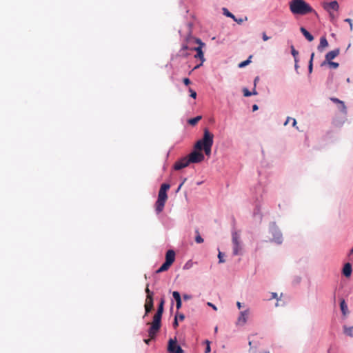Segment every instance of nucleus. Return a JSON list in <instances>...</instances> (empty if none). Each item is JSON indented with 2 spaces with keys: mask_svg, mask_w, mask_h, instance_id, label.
<instances>
[{
  "mask_svg": "<svg viewBox=\"0 0 353 353\" xmlns=\"http://www.w3.org/2000/svg\"><path fill=\"white\" fill-rule=\"evenodd\" d=\"M163 305L164 300L162 299L159 305L157 312L153 316V321L150 323L151 325L148 330V334L151 338H153L154 336H156L157 333L161 328V317L163 312Z\"/></svg>",
  "mask_w": 353,
  "mask_h": 353,
  "instance_id": "f257e3e1",
  "label": "nucleus"
},
{
  "mask_svg": "<svg viewBox=\"0 0 353 353\" xmlns=\"http://www.w3.org/2000/svg\"><path fill=\"white\" fill-rule=\"evenodd\" d=\"M290 10L294 14L305 15L314 12L313 8L303 0H292L290 3Z\"/></svg>",
  "mask_w": 353,
  "mask_h": 353,
  "instance_id": "f03ea898",
  "label": "nucleus"
},
{
  "mask_svg": "<svg viewBox=\"0 0 353 353\" xmlns=\"http://www.w3.org/2000/svg\"><path fill=\"white\" fill-rule=\"evenodd\" d=\"M214 142V134L208 128L203 130V138L194 145V149L201 151L205 147L212 145Z\"/></svg>",
  "mask_w": 353,
  "mask_h": 353,
  "instance_id": "7ed1b4c3",
  "label": "nucleus"
},
{
  "mask_svg": "<svg viewBox=\"0 0 353 353\" xmlns=\"http://www.w3.org/2000/svg\"><path fill=\"white\" fill-rule=\"evenodd\" d=\"M232 241L233 244V254L239 255L242 254V246L241 245L240 234L238 232L232 233Z\"/></svg>",
  "mask_w": 353,
  "mask_h": 353,
  "instance_id": "20e7f679",
  "label": "nucleus"
},
{
  "mask_svg": "<svg viewBox=\"0 0 353 353\" xmlns=\"http://www.w3.org/2000/svg\"><path fill=\"white\" fill-rule=\"evenodd\" d=\"M188 158L190 163H196L204 160V155L201 151L195 150L188 156Z\"/></svg>",
  "mask_w": 353,
  "mask_h": 353,
  "instance_id": "39448f33",
  "label": "nucleus"
},
{
  "mask_svg": "<svg viewBox=\"0 0 353 353\" xmlns=\"http://www.w3.org/2000/svg\"><path fill=\"white\" fill-rule=\"evenodd\" d=\"M185 41L188 42L190 47V51H194L196 49L197 46H205V44L201 41L200 39L195 38L191 35L188 36L185 38Z\"/></svg>",
  "mask_w": 353,
  "mask_h": 353,
  "instance_id": "423d86ee",
  "label": "nucleus"
},
{
  "mask_svg": "<svg viewBox=\"0 0 353 353\" xmlns=\"http://www.w3.org/2000/svg\"><path fill=\"white\" fill-rule=\"evenodd\" d=\"M168 350L170 353H183V349L177 345L176 340L172 339L169 340Z\"/></svg>",
  "mask_w": 353,
  "mask_h": 353,
  "instance_id": "0eeeda50",
  "label": "nucleus"
},
{
  "mask_svg": "<svg viewBox=\"0 0 353 353\" xmlns=\"http://www.w3.org/2000/svg\"><path fill=\"white\" fill-rule=\"evenodd\" d=\"M205 46H197L196 47V49L194 50V51H196V54L194 55V58L195 59H199L200 60V63L196 65V66L194 67L193 70H196V69H198L200 66H201L203 63V62L205 61V58H204V54H203V52L202 50L203 48Z\"/></svg>",
  "mask_w": 353,
  "mask_h": 353,
  "instance_id": "6e6552de",
  "label": "nucleus"
},
{
  "mask_svg": "<svg viewBox=\"0 0 353 353\" xmlns=\"http://www.w3.org/2000/svg\"><path fill=\"white\" fill-rule=\"evenodd\" d=\"M339 53L340 50L339 48L327 52L325 55V60L321 63V66L326 65V63L328 62V61H332V59H334L339 54Z\"/></svg>",
  "mask_w": 353,
  "mask_h": 353,
  "instance_id": "1a4fd4ad",
  "label": "nucleus"
},
{
  "mask_svg": "<svg viewBox=\"0 0 353 353\" xmlns=\"http://www.w3.org/2000/svg\"><path fill=\"white\" fill-rule=\"evenodd\" d=\"M190 161H188V157H183L180 160L177 161L174 165V169L176 170H179L182 168H186L189 165Z\"/></svg>",
  "mask_w": 353,
  "mask_h": 353,
  "instance_id": "9d476101",
  "label": "nucleus"
},
{
  "mask_svg": "<svg viewBox=\"0 0 353 353\" xmlns=\"http://www.w3.org/2000/svg\"><path fill=\"white\" fill-rule=\"evenodd\" d=\"M190 47L188 42L185 40L181 46V48L179 52V54L183 57H187L190 54Z\"/></svg>",
  "mask_w": 353,
  "mask_h": 353,
  "instance_id": "9b49d317",
  "label": "nucleus"
},
{
  "mask_svg": "<svg viewBox=\"0 0 353 353\" xmlns=\"http://www.w3.org/2000/svg\"><path fill=\"white\" fill-rule=\"evenodd\" d=\"M144 307H145L144 316H145L154 309L153 298L146 297Z\"/></svg>",
  "mask_w": 353,
  "mask_h": 353,
  "instance_id": "f8f14e48",
  "label": "nucleus"
},
{
  "mask_svg": "<svg viewBox=\"0 0 353 353\" xmlns=\"http://www.w3.org/2000/svg\"><path fill=\"white\" fill-rule=\"evenodd\" d=\"M223 12L224 15H225L228 17L232 18L234 21L237 22L239 24L242 23L244 21H246L248 19L247 17H245V19L236 18L232 13L229 12L228 10L225 8H223Z\"/></svg>",
  "mask_w": 353,
  "mask_h": 353,
  "instance_id": "ddd939ff",
  "label": "nucleus"
},
{
  "mask_svg": "<svg viewBox=\"0 0 353 353\" xmlns=\"http://www.w3.org/2000/svg\"><path fill=\"white\" fill-rule=\"evenodd\" d=\"M249 310H246L241 312L240 316L238 318L237 323L239 325H244L247 321V318L249 315Z\"/></svg>",
  "mask_w": 353,
  "mask_h": 353,
  "instance_id": "4468645a",
  "label": "nucleus"
},
{
  "mask_svg": "<svg viewBox=\"0 0 353 353\" xmlns=\"http://www.w3.org/2000/svg\"><path fill=\"white\" fill-rule=\"evenodd\" d=\"M175 260V252L172 250L167 251L165 254V262L170 265L174 263Z\"/></svg>",
  "mask_w": 353,
  "mask_h": 353,
  "instance_id": "2eb2a0df",
  "label": "nucleus"
},
{
  "mask_svg": "<svg viewBox=\"0 0 353 353\" xmlns=\"http://www.w3.org/2000/svg\"><path fill=\"white\" fill-rule=\"evenodd\" d=\"M339 8V3L336 1H331L330 3H326L324 6V8L327 10L328 12H330L331 10H338Z\"/></svg>",
  "mask_w": 353,
  "mask_h": 353,
  "instance_id": "dca6fc26",
  "label": "nucleus"
},
{
  "mask_svg": "<svg viewBox=\"0 0 353 353\" xmlns=\"http://www.w3.org/2000/svg\"><path fill=\"white\" fill-rule=\"evenodd\" d=\"M165 202L166 201H161V200L157 199V201H156V203H155V210L157 214H159L163 211Z\"/></svg>",
  "mask_w": 353,
  "mask_h": 353,
  "instance_id": "f3484780",
  "label": "nucleus"
},
{
  "mask_svg": "<svg viewBox=\"0 0 353 353\" xmlns=\"http://www.w3.org/2000/svg\"><path fill=\"white\" fill-rule=\"evenodd\" d=\"M343 274L346 277H350L352 274V265L350 263L345 264L343 268Z\"/></svg>",
  "mask_w": 353,
  "mask_h": 353,
  "instance_id": "a211bd4d",
  "label": "nucleus"
},
{
  "mask_svg": "<svg viewBox=\"0 0 353 353\" xmlns=\"http://www.w3.org/2000/svg\"><path fill=\"white\" fill-rule=\"evenodd\" d=\"M301 32L304 35V37L309 41H312L314 40V37L303 27L300 28Z\"/></svg>",
  "mask_w": 353,
  "mask_h": 353,
  "instance_id": "6ab92c4d",
  "label": "nucleus"
},
{
  "mask_svg": "<svg viewBox=\"0 0 353 353\" xmlns=\"http://www.w3.org/2000/svg\"><path fill=\"white\" fill-rule=\"evenodd\" d=\"M340 307H341V312L343 314V315H346L348 313V308H347V305L344 299L341 300V301L340 303Z\"/></svg>",
  "mask_w": 353,
  "mask_h": 353,
  "instance_id": "aec40b11",
  "label": "nucleus"
},
{
  "mask_svg": "<svg viewBox=\"0 0 353 353\" xmlns=\"http://www.w3.org/2000/svg\"><path fill=\"white\" fill-rule=\"evenodd\" d=\"M328 46V42L325 37H323L320 39V43L318 46L319 50H321V48H324Z\"/></svg>",
  "mask_w": 353,
  "mask_h": 353,
  "instance_id": "412c9836",
  "label": "nucleus"
},
{
  "mask_svg": "<svg viewBox=\"0 0 353 353\" xmlns=\"http://www.w3.org/2000/svg\"><path fill=\"white\" fill-rule=\"evenodd\" d=\"M331 101H332L334 103H339V105H342V112H346V106L343 101L339 100L337 98L332 97L330 99Z\"/></svg>",
  "mask_w": 353,
  "mask_h": 353,
  "instance_id": "4be33fe9",
  "label": "nucleus"
},
{
  "mask_svg": "<svg viewBox=\"0 0 353 353\" xmlns=\"http://www.w3.org/2000/svg\"><path fill=\"white\" fill-rule=\"evenodd\" d=\"M171 265L165 261L164 263L156 271L157 273H161L168 270Z\"/></svg>",
  "mask_w": 353,
  "mask_h": 353,
  "instance_id": "5701e85b",
  "label": "nucleus"
},
{
  "mask_svg": "<svg viewBox=\"0 0 353 353\" xmlns=\"http://www.w3.org/2000/svg\"><path fill=\"white\" fill-rule=\"evenodd\" d=\"M201 119V116H197L194 118L190 119L188 123L191 125H195Z\"/></svg>",
  "mask_w": 353,
  "mask_h": 353,
  "instance_id": "b1692460",
  "label": "nucleus"
},
{
  "mask_svg": "<svg viewBox=\"0 0 353 353\" xmlns=\"http://www.w3.org/2000/svg\"><path fill=\"white\" fill-rule=\"evenodd\" d=\"M157 199L166 201L168 199L167 192L159 190Z\"/></svg>",
  "mask_w": 353,
  "mask_h": 353,
  "instance_id": "393cba45",
  "label": "nucleus"
},
{
  "mask_svg": "<svg viewBox=\"0 0 353 353\" xmlns=\"http://www.w3.org/2000/svg\"><path fill=\"white\" fill-rule=\"evenodd\" d=\"M291 53L292 54V56L294 57V61L296 63L298 62V54H299V52L295 50L294 47L293 46H291Z\"/></svg>",
  "mask_w": 353,
  "mask_h": 353,
  "instance_id": "a878e982",
  "label": "nucleus"
},
{
  "mask_svg": "<svg viewBox=\"0 0 353 353\" xmlns=\"http://www.w3.org/2000/svg\"><path fill=\"white\" fill-rule=\"evenodd\" d=\"M344 332L347 336L353 337V326L352 327H344Z\"/></svg>",
  "mask_w": 353,
  "mask_h": 353,
  "instance_id": "bb28decb",
  "label": "nucleus"
},
{
  "mask_svg": "<svg viewBox=\"0 0 353 353\" xmlns=\"http://www.w3.org/2000/svg\"><path fill=\"white\" fill-rule=\"evenodd\" d=\"M252 55H250V56L249 57V58H248L247 60H245V61H244L241 62V63L239 64V68H244V67H245L246 65H248L251 62V60H250V59H252Z\"/></svg>",
  "mask_w": 353,
  "mask_h": 353,
  "instance_id": "cd10ccee",
  "label": "nucleus"
},
{
  "mask_svg": "<svg viewBox=\"0 0 353 353\" xmlns=\"http://www.w3.org/2000/svg\"><path fill=\"white\" fill-rule=\"evenodd\" d=\"M326 65H328L330 68L336 69L339 67V64L336 62H333L332 61H328V62L326 63Z\"/></svg>",
  "mask_w": 353,
  "mask_h": 353,
  "instance_id": "c85d7f7f",
  "label": "nucleus"
},
{
  "mask_svg": "<svg viewBox=\"0 0 353 353\" xmlns=\"http://www.w3.org/2000/svg\"><path fill=\"white\" fill-rule=\"evenodd\" d=\"M145 293L147 294L146 297L153 298L154 292L150 291V290L149 289V284L146 285V287H145Z\"/></svg>",
  "mask_w": 353,
  "mask_h": 353,
  "instance_id": "c756f323",
  "label": "nucleus"
},
{
  "mask_svg": "<svg viewBox=\"0 0 353 353\" xmlns=\"http://www.w3.org/2000/svg\"><path fill=\"white\" fill-rule=\"evenodd\" d=\"M196 235L195 236V241L197 243H201L203 242V239L201 236L200 234H199V232L198 230H196L195 231Z\"/></svg>",
  "mask_w": 353,
  "mask_h": 353,
  "instance_id": "7c9ffc66",
  "label": "nucleus"
},
{
  "mask_svg": "<svg viewBox=\"0 0 353 353\" xmlns=\"http://www.w3.org/2000/svg\"><path fill=\"white\" fill-rule=\"evenodd\" d=\"M170 185L169 184L163 183L161 185L159 190L167 192V191L170 189Z\"/></svg>",
  "mask_w": 353,
  "mask_h": 353,
  "instance_id": "2f4dec72",
  "label": "nucleus"
},
{
  "mask_svg": "<svg viewBox=\"0 0 353 353\" xmlns=\"http://www.w3.org/2000/svg\"><path fill=\"white\" fill-rule=\"evenodd\" d=\"M172 296L176 301L181 300V295H180L179 292L177 291H174L172 292Z\"/></svg>",
  "mask_w": 353,
  "mask_h": 353,
  "instance_id": "473e14b6",
  "label": "nucleus"
},
{
  "mask_svg": "<svg viewBox=\"0 0 353 353\" xmlns=\"http://www.w3.org/2000/svg\"><path fill=\"white\" fill-rule=\"evenodd\" d=\"M212 146V145H210V146L205 147L204 148H203L205 155L208 157H210L211 154Z\"/></svg>",
  "mask_w": 353,
  "mask_h": 353,
  "instance_id": "72a5a7b5",
  "label": "nucleus"
},
{
  "mask_svg": "<svg viewBox=\"0 0 353 353\" xmlns=\"http://www.w3.org/2000/svg\"><path fill=\"white\" fill-rule=\"evenodd\" d=\"M243 92L245 97H250L252 95V93L250 92L247 88H243Z\"/></svg>",
  "mask_w": 353,
  "mask_h": 353,
  "instance_id": "f704fd0d",
  "label": "nucleus"
},
{
  "mask_svg": "<svg viewBox=\"0 0 353 353\" xmlns=\"http://www.w3.org/2000/svg\"><path fill=\"white\" fill-rule=\"evenodd\" d=\"M218 258H219V263L225 262V260L223 259V254L222 252H219Z\"/></svg>",
  "mask_w": 353,
  "mask_h": 353,
  "instance_id": "c9c22d12",
  "label": "nucleus"
},
{
  "mask_svg": "<svg viewBox=\"0 0 353 353\" xmlns=\"http://www.w3.org/2000/svg\"><path fill=\"white\" fill-rule=\"evenodd\" d=\"M207 345L205 350V353H210V342L208 341H205Z\"/></svg>",
  "mask_w": 353,
  "mask_h": 353,
  "instance_id": "e433bc0d",
  "label": "nucleus"
},
{
  "mask_svg": "<svg viewBox=\"0 0 353 353\" xmlns=\"http://www.w3.org/2000/svg\"><path fill=\"white\" fill-rule=\"evenodd\" d=\"M190 97L195 99L196 97V92L192 89L190 88Z\"/></svg>",
  "mask_w": 353,
  "mask_h": 353,
  "instance_id": "4c0bfd02",
  "label": "nucleus"
},
{
  "mask_svg": "<svg viewBox=\"0 0 353 353\" xmlns=\"http://www.w3.org/2000/svg\"><path fill=\"white\" fill-rule=\"evenodd\" d=\"M313 69V65L312 63V60H310L309 61V65H308V71L310 73H312Z\"/></svg>",
  "mask_w": 353,
  "mask_h": 353,
  "instance_id": "58836bf2",
  "label": "nucleus"
},
{
  "mask_svg": "<svg viewBox=\"0 0 353 353\" xmlns=\"http://www.w3.org/2000/svg\"><path fill=\"white\" fill-rule=\"evenodd\" d=\"M345 22H347V23H349V24H350V30H352L353 27H352V19H345Z\"/></svg>",
  "mask_w": 353,
  "mask_h": 353,
  "instance_id": "ea45409f",
  "label": "nucleus"
},
{
  "mask_svg": "<svg viewBox=\"0 0 353 353\" xmlns=\"http://www.w3.org/2000/svg\"><path fill=\"white\" fill-rule=\"evenodd\" d=\"M176 316H177V320L179 319L181 321H183L185 319V316L183 314H179L176 315Z\"/></svg>",
  "mask_w": 353,
  "mask_h": 353,
  "instance_id": "a19ab883",
  "label": "nucleus"
},
{
  "mask_svg": "<svg viewBox=\"0 0 353 353\" xmlns=\"http://www.w3.org/2000/svg\"><path fill=\"white\" fill-rule=\"evenodd\" d=\"M183 81L184 84L186 85H188L191 83L190 80L188 78H184Z\"/></svg>",
  "mask_w": 353,
  "mask_h": 353,
  "instance_id": "79ce46f5",
  "label": "nucleus"
},
{
  "mask_svg": "<svg viewBox=\"0 0 353 353\" xmlns=\"http://www.w3.org/2000/svg\"><path fill=\"white\" fill-rule=\"evenodd\" d=\"M181 305H182L181 300L176 301V306L177 310H179L181 307Z\"/></svg>",
  "mask_w": 353,
  "mask_h": 353,
  "instance_id": "37998d69",
  "label": "nucleus"
},
{
  "mask_svg": "<svg viewBox=\"0 0 353 353\" xmlns=\"http://www.w3.org/2000/svg\"><path fill=\"white\" fill-rule=\"evenodd\" d=\"M207 305L210 307H211L214 310L216 311L217 310V307H216V305H214V304H212V303L210 302H208L207 303Z\"/></svg>",
  "mask_w": 353,
  "mask_h": 353,
  "instance_id": "c03bdc74",
  "label": "nucleus"
},
{
  "mask_svg": "<svg viewBox=\"0 0 353 353\" xmlns=\"http://www.w3.org/2000/svg\"><path fill=\"white\" fill-rule=\"evenodd\" d=\"M262 38L264 41H266L270 39V37L266 35L265 32H263Z\"/></svg>",
  "mask_w": 353,
  "mask_h": 353,
  "instance_id": "a18cd8bd",
  "label": "nucleus"
},
{
  "mask_svg": "<svg viewBox=\"0 0 353 353\" xmlns=\"http://www.w3.org/2000/svg\"><path fill=\"white\" fill-rule=\"evenodd\" d=\"M178 325H179V323H178L177 316H175L174 321L173 322V326H174V327L176 328Z\"/></svg>",
  "mask_w": 353,
  "mask_h": 353,
  "instance_id": "49530a36",
  "label": "nucleus"
},
{
  "mask_svg": "<svg viewBox=\"0 0 353 353\" xmlns=\"http://www.w3.org/2000/svg\"><path fill=\"white\" fill-rule=\"evenodd\" d=\"M292 125H293L294 127H296V128L297 130H299L298 127H296V119H295L292 118Z\"/></svg>",
  "mask_w": 353,
  "mask_h": 353,
  "instance_id": "de8ad7c7",
  "label": "nucleus"
},
{
  "mask_svg": "<svg viewBox=\"0 0 353 353\" xmlns=\"http://www.w3.org/2000/svg\"><path fill=\"white\" fill-rule=\"evenodd\" d=\"M191 299V296L188 295V294H184V295H183V299H184V300H189V299Z\"/></svg>",
  "mask_w": 353,
  "mask_h": 353,
  "instance_id": "09e8293b",
  "label": "nucleus"
},
{
  "mask_svg": "<svg viewBox=\"0 0 353 353\" xmlns=\"http://www.w3.org/2000/svg\"><path fill=\"white\" fill-rule=\"evenodd\" d=\"M271 299H277V294L276 292H272Z\"/></svg>",
  "mask_w": 353,
  "mask_h": 353,
  "instance_id": "8fccbe9b",
  "label": "nucleus"
},
{
  "mask_svg": "<svg viewBox=\"0 0 353 353\" xmlns=\"http://www.w3.org/2000/svg\"><path fill=\"white\" fill-rule=\"evenodd\" d=\"M259 77H256L254 79V87H256V83H258V81H259Z\"/></svg>",
  "mask_w": 353,
  "mask_h": 353,
  "instance_id": "3c124183",
  "label": "nucleus"
},
{
  "mask_svg": "<svg viewBox=\"0 0 353 353\" xmlns=\"http://www.w3.org/2000/svg\"><path fill=\"white\" fill-rule=\"evenodd\" d=\"M258 108H259V107H258V105L256 104L253 105V106H252V110L253 111L257 110Z\"/></svg>",
  "mask_w": 353,
  "mask_h": 353,
  "instance_id": "603ef678",
  "label": "nucleus"
},
{
  "mask_svg": "<svg viewBox=\"0 0 353 353\" xmlns=\"http://www.w3.org/2000/svg\"><path fill=\"white\" fill-rule=\"evenodd\" d=\"M290 120H292V118L288 117L287 118V119H286L285 122L284 123V125H286L289 123V121H290Z\"/></svg>",
  "mask_w": 353,
  "mask_h": 353,
  "instance_id": "864d4df0",
  "label": "nucleus"
},
{
  "mask_svg": "<svg viewBox=\"0 0 353 353\" xmlns=\"http://www.w3.org/2000/svg\"><path fill=\"white\" fill-rule=\"evenodd\" d=\"M154 337H155V336L153 337V339H154ZM150 339H145V340H144V342H145L146 344H149V343H150V340H151V339H152V338H151L150 336Z\"/></svg>",
  "mask_w": 353,
  "mask_h": 353,
  "instance_id": "5fc2aeb1",
  "label": "nucleus"
},
{
  "mask_svg": "<svg viewBox=\"0 0 353 353\" xmlns=\"http://www.w3.org/2000/svg\"><path fill=\"white\" fill-rule=\"evenodd\" d=\"M185 180H186V179H184V181H183V182L179 185V186L178 187L177 191H179V190L181 189V187H182V185H183V183H184V182H185Z\"/></svg>",
  "mask_w": 353,
  "mask_h": 353,
  "instance_id": "6e6d98bb",
  "label": "nucleus"
},
{
  "mask_svg": "<svg viewBox=\"0 0 353 353\" xmlns=\"http://www.w3.org/2000/svg\"><path fill=\"white\" fill-rule=\"evenodd\" d=\"M252 93L253 95H256L257 94V92L256 91V89L255 88L253 89V91L251 92Z\"/></svg>",
  "mask_w": 353,
  "mask_h": 353,
  "instance_id": "4d7b16f0",
  "label": "nucleus"
},
{
  "mask_svg": "<svg viewBox=\"0 0 353 353\" xmlns=\"http://www.w3.org/2000/svg\"><path fill=\"white\" fill-rule=\"evenodd\" d=\"M314 57V53L312 52V54H311V57H310V60H312V63L313 62Z\"/></svg>",
  "mask_w": 353,
  "mask_h": 353,
  "instance_id": "13d9d810",
  "label": "nucleus"
},
{
  "mask_svg": "<svg viewBox=\"0 0 353 353\" xmlns=\"http://www.w3.org/2000/svg\"><path fill=\"white\" fill-rule=\"evenodd\" d=\"M236 305H237V307H238V308H239V309H241V303H240V302H237V303H236Z\"/></svg>",
  "mask_w": 353,
  "mask_h": 353,
  "instance_id": "bf43d9fd",
  "label": "nucleus"
},
{
  "mask_svg": "<svg viewBox=\"0 0 353 353\" xmlns=\"http://www.w3.org/2000/svg\"><path fill=\"white\" fill-rule=\"evenodd\" d=\"M217 331H218V327H216L214 328V332H217Z\"/></svg>",
  "mask_w": 353,
  "mask_h": 353,
  "instance_id": "052dcab7",
  "label": "nucleus"
},
{
  "mask_svg": "<svg viewBox=\"0 0 353 353\" xmlns=\"http://www.w3.org/2000/svg\"><path fill=\"white\" fill-rule=\"evenodd\" d=\"M295 68H298V65H297V63L295 62Z\"/></svg>",
  "mask_w": 353,
  "mask_h": 353,
  "instance_id": "680f3d73",
  "label": "nucleus"
},
{
  "mask_svg": "<svg viewBox=\"0 0 353 353\" xmlns=\"http://www.w3.org/2000/svg\"><path fill=\"white\" fill-rule=\"evenodd\" d=\"M350 81V78H347V82H348V83H349Z\"/></svg>",
  "mask_w": 353,
  "mask_h": 353,
  "instance_id": "e2e57ef3",
  "label": "nucleus"
},
{
  "mask_svg": "<svg viewBox=\"0 0 353 353\" xmlns=\"http://www.w3.org/2000/svg\"><path fill=\"white\" fill-rule=\"evenodd\" d=\"M339 109L342 111V105H340Z\"/></svg>",
  "mask_w": 353,
  "mask_h": 353,
  "instance_id": "0e129e2a",
  "label": "nucleus"
},
{
  "mask_svg": "<svg viewBox=\"0 0 353 353\" xmlns=\"http://www.w3.org/2000/svg\"><path fill=\"white\" fill-rule=\"evenodd\" d=\"M249 345H250V346H251V345H252V342L251 341L249 342Z\"/></svg>",
  "mask_w": 353,
  "mask_h": 353,
  "instance_id": "69168bd1",
  "label": "nucleus"
},
{
  "mask_svg": "<svg viewBox=\"0 0 353 353\" xmlns=\"http://www.w3.org/2000/svg\"><path fill=\"white\" fill-rule=\"evenodd\" d=\"M350 253H353V248L351 250Z\"/></svg>",
  "mask_w": 353,
  "mask_h": 353,
  "instance_id": "338daca9",
  "label": "nucleus"
}]
</instances>
